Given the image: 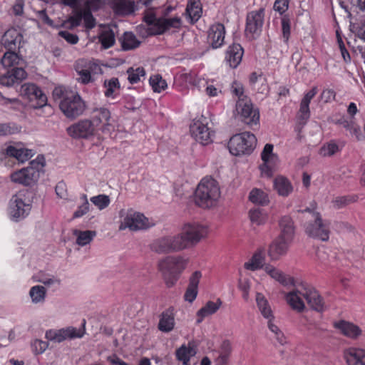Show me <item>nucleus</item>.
Returning <instances> with one entry per match:
<instances>
[{
    "mask_svg": "<svg viewBox=\"0 0 365 365\" xmlns=\"http://www.w3.org/2000/svg\"><path fill=\"white\" fill-rule=\"evenodd\" d=\"M264 21L263 10L255 11L248 14L245 34L250 39L257 38L262 31Z\"/></svg>",
    "mask_w": 365,
    "mask_h": 365,
    "instance_id": "6ab92c4d",
    "label": "nucleus"
},
{
    "mask_svg": "<svg viewBox=\"0 0 365 365\" xmlns=\"http://www.w3.org/2000/svg\"><path fill=\"white\" fill-rule=\"evenodd\" d=\"M344 356L348 365H365V349L349 347L344 351Z\"/></svg>",
    "mask_w": 365,
    "mask_h": 365,
    "instance_id": "cd10ccee",
    "label": "nucleus"
},
{
    "mask_svg": "<svg viewBox=\"0 0 365 365\" xmlns=\"http://www.w3.org/2000/svg\"><path fill=\"white\" fill-rule=\"evenodd\" d=\"M235 110L237 115L240 116L242 120L246 124L249 125H254L259 123V110L253 107V105L249 98L237 101Z\"/></svg>",
    "mask_w": 365,
    "mask_h": 365,
    "instance_id": "dca6fc26",
    "label": "nucleus"
},
{
    "mask_svg": "<svg viewBox=\"0 0 365 365\" xmlns=\"http://www.w3.org/2000/svg\"><path fill=\"white\" fill-rule=\"evenodd\" d=\"M45 165V158L38 155L27 167L12 172L10 180L14 184L31 186L38 181Z\"/></svg>",
    "mask_w": 365,
    "mask_h": 365,
    "instance_id": "423d86ee",
    "label": "nucleus"
},
{
    "mask_svg": "<svg viewBox=\"0 0 365 365\" xmlns=\"http://www.w3.org/2000/svg\"><path fill=\"white\" fill-rule=\"evenodd\" d=\"M334 327L341 334L353 340L358 339L363 334L362 329L357 324L345 320L334 322Z\"/></svg>",
    "mask_w": 365,
    "mask_h": 365,
    "instance_id": "5701e85b",
    "label": "nucleus"
},
{
    "mask_svg": "<svg viewBox=\"0 0 365 365\" xmlns=\"http://www.w3.org/2000/svg\"><path fill=\"white\" fill-rule=\"evenodd\" d=\"M21 130V126L14 123H0V136L16 134Z\"/></svg>",
    "mask_w": 365,
    "mask_h": 365,
    "instance_id": "13d9d810",
    "label": "nucleus"
},
{
    "mask_svg": "<svg viewBox=\"0 0 365 365\" xmlns=\"http://www.w3.org/2000/svg\"><path fill=\"white\" fill-rule=\"evenodd\" d=\"M222 301L217 299L215 301H207L196 313V322L201 323L205 318L215 314L222 306Z\"/></svg>",
    "mask_w": 365,
    "mask_h": 365,
    "instance_id": "7c9ffc66",
    "label": "nucleus"
},
{
    "mask_svg": "<svg viewBox=\"0 0 365 365\" xmlns=\"http://www.w3.org/2000/svg\"><path fill=\"white\" fill-rule=\"evenodd\" d=\"M168 238L170 252H179L187 249L180 232L175 235H168Z\"/></svg>",
    "mask_w": 365,
    "mask_h": 365,
    "instance_id": "49530a36",
    "label": "nucleus"
},
{
    "mask_svg": "<svg viewBox=\"0 0 365 365\" xmlns=\"http://www.w3.org/2000/svg\"><path fill=\"white\" fill-rule=\"evenodd\" d=\"M19 56L12 51H8L4 53L1 58V63L4 68H9L17 65L19 62Z\"/></svg>",
    "mask_w": 365,
    "mask_h": 365,
    "instance_id": "bf43d9fd",
    "label": "nucleus"
},
{
    "mask_svg": "<svg viewBox=\"0 0 365 365\" xmlns=\"http://www.w3.org/2000/svg\"><path fill=\"white\" fill-rule=\"evenodd\" d=\"M155 225L152 218L147 217L144 214L132 208L121 209L119 211V226L120 231L129 230L137 232L148 230Z\"/></svg>",
    "mask_w": 365,
    "mask_h": 365,
    "instance_id": "6e6552de",
    "label": "nucleus"
},
{
    "mask_svg": "<svg viewBox=\"0 0 365 365\" xmlns=\"http://www.w3.org/2000/svg\"><path fill=\"white\" fill-rule=\"evenodd\" d=\"M64 329H49L46 331L45 337L52 341L61 342L65 339Z\"/></svg>",
    "mask_w": 365,
    "mask_h": 365,
    "instance_id": "052dcab7",
    "label": "nucleus"
},
{
    "mask_svg": "<svg viewBox=\"0 0 365 365\" xmlns=\"http://www.w3.org/2000/svg\"><path fill=\"white\" fill-rule=\"evenodd\" d=\"M48 346V342L41 339H35L31 341V351L36 355L43 354Z\"/></svg>",
    "mask_w": 365,
    "mask_h": 365,
    "instance_id": "0e129e2a",
    "label": "nucleus"
},
{
    "mask_svg": "<svg viewBox=\"0 0 365 365\" xmlns=\"http://www.w3.org/2000/svg\"><path fill=\"white\" fill-rule=\"evenodd\" d=\"M127 73L128 80L132 84L137 83L145 78V71L142 67H138L136 68H130L128 69Z\"/></svg>",
    "mask_w": 365,
    "mask_h": 365,
    "instance_id": "864d4df0",
    "label": "nucleus"
},
{
    "mask_svg": "<svg viewBox=\"0 0 365 365\" xmlns=\"http://www.w3.org/2000/svg\"><path fill=\"white\" fill-rule=\"evenodd\" d=\"M29 297L33 304H43L46 300L47 289L40 284L32 286L29 291Z\"/></svg>",
    "mask_w": 365,
    "mask_h": 365,
    "instance_id": "4c0bfd02",
    "label": "nucleus"
},
{
    "mask_svg": "<svg viewBox=\"0 0 365 365\" xmlns=\"http://www.w3.org/2000/svg\"><path fill=\"white\" fill-rule=\"evenodd\" d=\"M120 83L118 78H111L104 81V94L107 98H115L120 90Z\"/></svg>",
    "mask_w": 365,
    "mask_h": 365,
    "instance_id": "a18cd8bd",
    "label": "nucleus"
},
{
    "mask_svg": "<svg viewBox=\"0 0 365 365\" xmlns=\"http://www.w3.org/2000/svg\"><path fill=\"white\" fill-rule=\"evenodd\" d=\"M33 279L34 282L41 283L47 287H56L60 284V280L56 277L43 272L36 273L34 275Z\"/></svg>",
    "mask_w": 365,
    "mask_h": 365,
    "instance_id": "a19ab883",
    "label": "nucleus"
},
{
    "mask_svg": "<svg viewBox=\"0 0 365 365\" xmlns=\"http://www.w3.org/2000/svg\"><path fill=\"white\" fill-rule=\"evenodd\" d=\"M186 14L192 22L197 21L202 15V8L199 0H189Z\"/></svg>",
    "mask_w": 365,
    "mask_h": 365,
    "instance_id": "37998d69",
    "label": "nucleus"
},
{
    "mask_svg": "<svg viewBox=\"0 0 365 365\" xmlns=\"http://www.w3.org/2000/svg\"><path fill=\"white\" fill-rule=\"evenodd\" d=\"M260 158L262 163L258 166L259 176L262 178L270 179L278 170L280 163L279 155L274 153L272 144L267 143L264 146Z\"/></svg>",
    "mask_w": 365,
    "mask_h": 365,
    "instance_id": "9b49d317",
    "label": "nucleus"
},
{
    "mask_svg": "<svg viewBox=\"0 0 365 365\" xmlns=\"http://www.w3.org/2000/svg\"><path fill=\"white\" fill-rule=\"evenodd\" d=\"M221 191L218 182L212 178H203L195 192V204L203 209H211L219 205Z\"/></svg>",
    "mask_w": 365,
    "mask_h": 365,
    "instance_id": "f03ea898",
    "label": "nucleus"
},
{
    "mask_svg": "<svg viewBox=\"0 0 365 365\" xmlns=\"http://www.w3.org/2000/svg\"><path fill=\"white\" fill-rule=\"evenodd\" d=\"M231 91H232V93L237 97L238 100L237 101H240L241 99H247L248 98L247 97L246 95H245V91H244V87L242 86V84L238 81H234L232 83V86H231Z\"/></svg>",
    "mask_w": 365,
    "mask_h": 365,
    "instance_id": "69168bd1",
    "label": "nucleus"
},
{
    "mask_svg": "<svg viewBox=\"0 0 365 365\" xmlns=\"http://www.w3.org/2000/svg\"><path fill=\"white\" fill-rule=\"evenodd\" d=\"M73 235L76 237V243L81 247L89 245L96 236V232L94 230H79L73 231Z\"/></svg>",
    "mask_w": 365,
    "mask_h": 365,
    "instance_id": "ea45409f",
    "label": "nucleus"
},
{
    "mask_svg": "<svg viewBox=\"0 0 365 365\" xmlns=\"http://www.w3.org/2000/svg\"><path fill=\"white\" fill-rule=\"evenodd\" d=\"M225 36V29L223 24H213L209 29L208 42L213 48H218L224 44Z\"/></svg>",
    "mask_w": 365,
    "mask_h": 365,
    "instance_id": "bb28decb",
    "label": "nucleus"
},
{
    "mask_svg": "<svg viewBox=\"0 0 365 365\" xmlns=\"http://www.w3.org/2000/svg\"><path fill=\"white\" fill-rule=\"evenodd\" d=\"M307 222L304 224L306 234L313 238L322 241H327L329 238V222L322 219V215L317 210L316 204L303 211Z\"/></svg>",
    "mask_w": 365,
    "mask_h": 365,
    "instance_id": "20e7f679",
    "label": "nucleus"
},
{
    "mask_svg": "<svg viewBox=\"0 0 365 365\" xmlns=\"http://www.w3.org/2000/svg\"><path fill=\"white\" fill-rule=\"evenodd\" d=\"M149 83L153 91L156 93H160L168 86L166 81L160 75L150 76Z\"/></svg>",
    "mask_w": 365,
    "mask_h": 365,
    "instance_id": "5fc2aeb1",
    "label": "nucleus"
},
{
    "mask_svg": "<svg viewBox=\"0 0 365 365\" xmlns=\"http://www.w3.org/2000/svg\"><path fill=\"white\" fill-rule=\"evenodd\" d=\"M65 339H73L82 338L86 334V320L83 319L81 328L68 327L63 328Z\"/></svg>",
    "mask_w": 365,
    "mask_h": 365,
    "instance_id": "09e8293b",
    "label": "nucleus"
},
{
    "mask_svg": "<svg viewBox=\"0 0 365 365\" xmlns=\"http://www.w3.org/2000/svg\"><path fill=\"white\" fill-rule=\"evenodd\" d=\"M113 7L117 14L125 15L134 11L135 4L130 0H119Z\"/></svg>",
    "mask_w": 365,
    "mask_h": 365,
    "instance_id": "8fccbe9b",
    "label": "nucleus"
},
{
    "mask_svg": "<svg viewBox=\"0 0 365 365\" xmlns=\"http://www.w3.org/2000/svg\"><path fill=\"white\" fill-rule=\"evenodd\" d=\"M255 302L257 309L266 320L274 319V315L267 297L261 292H257L255 294Z\"/></svg>",
    "mask_w": 365,
    "mask_h": 365,
    "instance_id": "2f4dec72",
    "label": "nucleus"
},
{
    "mask_svg": "<svg viewBox=\"0 0 365 365\" xmlns=\"http://www.w3.org/2000/svg\"><path fill=\"white\" fill-rule=\"evenodd\" d=\"M176 309L174 307H170L162 312L158 322L160 331L168 333L173 330L175 325V317Z\"/></svg>",
    "mask_w": 365,
    "mask_h": 365,
    "instance_id": "a878e982",
    "label": "nucleus"
},
{
    "mask_svg": "<svg viewBox=\"0 0 365 365\" xmlns=\"http://www.w3.org/2000/svg\"><path fill=\"white\" fill-rule=\"evenodd\" d=\"M4 153L15 158L19 163H24L35 155V151L25 147L21 142H16L8 145L4 150Z\"/></svg>",
    "mask_w": 365,
    "mask_h": 365,
    "instance_id": "aec40b11",
    "label": "nucleus"
},
{
    "mask_svg": "<svg viewBox=\"0 0 365 365\" xmlns=\"http://www.w3.org/2000/svg\"><path fill=\"white\" fill-rule=\"evenodd\" d=\"M91 11L93 9H83L71 19V24L74 26H78L83 20L84 25L86 29H93L96 26V20L93 16Z\"/></svg>",
    "mask_w": 365,
    "mask_h": 365,
    "instance_id": "f704fd0d",
    "label": "nucleus"
},
{
    "mask_svg": "<svg viewBox=\"0 0 365 365\" xmlns=\"http://www.w3.org/2000/svg\"><path fill=\"white\" fill-rule=\"evenodd\" d=\"M263 271L272 280L282 286H295V279L292 276L287 274L281 269L272 264H266Z\"/></svg>",
    "mask_w": 365,
    "mask_h": 365,
    "instance_id": "4be33fe9",
    "label": "nucleus"
},
{
    "mask_svg": "<svg viewBox=\"0 0 365 365\" xmlns=\"http://www.w3.org/2000/svg\"><path fill=\"white\" fill-rule=\"evenodd\" d=\"M265 252L263 248L257 249L252 256L245 264L244 267L247 270L255 271L264 269L265 263Z\"/></svg>",
    "mask_w": 365,
    "mask_h": 365,
    "instance_id": "c756f323",
    "label": "nucleus"
},
{
    "mask_svg": "<svg viewBox=\"0 0 365 365\" xmlns=\"http://www.w3.org/2000/svg\"><path fill=\"white\" fill-rule=\"evenodd\" d=\"M289 292H283L284 299L286 304L294 311L302 313L306 309L304 299L310 307L317 312H322L325 309L323 299L317 289L305 282L297 283Z\"/></svg>",
    "mask_w": 365,
    "mask_h": 365,
    "instance_id": "f257e3e1",
    "label": "nucleus"
},
{
    "mask_svg": "<svg viewBox=\"0 0 365 365\" xmlns=\"http://www.w3.org/2000/svg\"><path fill=\"white\" fill-rule=\"evenodd\" d=\"M339 151L338 145L331 141L324 144L319 151V154L322 157H329L334 155Z\"/></svg>",
    "mask_w": 365,
    "mask_h": 365,
    "instance_id": "680f3d73",
    "label": "nucleus"
},
{
    "mask_svg": "<svg viewBox=\"0 0 365 365\" xmlns=\"http://www.w3.org/2000/svg\"><path fill=\"white\" fill-rule=\"evenodd\" d=\"M243 48L238 43H233L227 48L226 60L230 67L235 68L240 63L243 56Z\"/></svg>",
    "mask_w": 365,
    "mask_h": 365,
    "instance_id": "473e14b6",
    "label": "nucleus"
},
{
    "mask_svg": "<svg viewBox=\"0 0 365 365\" xmlns=\"http://www.w3.org/2000/svg\"><path fill=\"white\" fill-rule=\"evenodd\" d=\"M273 189L281 197H288L294 190L291 181L283 175H277L273 180Z\"/></svg>",
    "mask_w": 365,
    "mask_h": 365,
    "instance_id": "c85d7f7f",
    "label": "nucleus"
},
{
    "mask_svg": "<svg viewBox=\"0 0 365 365\" xmlns=\"http://www.w3.org/2000/svg\"><path fill=\"white\" fill-rule=\"evenodd\" d=\"M199 90H203L205 94L212 98L217 97L222 93V89L220 86L213 84L212 81L205 80L204 78H199L195 83Z\"/></svg>",
    "mask_w": 365,
    "mask_h": 365,
    "instance_id": "e433bc0d",
    "label": "nucleus"
},
{
    "mask_svg": "<svg viewBox=\"0 0 365 365\" xmlns=\"http://www.w3.org/2000/svg\"><path fill=\"white\" fill-rule=\"evenodd\" d=\"M56 194V195L64 200H69L68 198V193L67 191V186L66 184L63 182L60 181L57 183L55 188Z\"/></svg>",
    "mask_w": 365,
    "mask_h": 365,
    "instance_id": "338daca9",
    "label": "nucleus"
},
{
    "mask_svg": "<svg viewBox=\"0 0 365 365\" xmlns=\"http://www.w3.org/2000/svg\"><path fill=\"white\" fill-rule=\"evenodd\" d=\"M21 36L16 29H9L6 31L2 38V43L9 50L14 49L20 44Z\"/></svg>",
    "mask_w": 365,
    "mask_h": 365,
    "instance_id": "58836bf2",
    "label": "nucleus"
},
{
    "mask_svg": "<svg viewBox=\"0 0 365 365\" xmlns=\"http://www.w3.org/2000/svg\"><path fill=\"white\" fill-rule=\"evenodd\" d=\"M21 95L26 98L34 108H40L47 104V97L41 89L34 83H26L20 88Z\"/></svg>",
    "mask_w": 365,
    "mask_h": 365,
    "instance_id": "4468645a",
    "label": "nucleus"
},
{
    "mask_svg": "<svg viewBox=\"0 0 365 365\" xmlns=\"http://www.w3.org/2000/svg\"><path fill=\"white\" fill-rule=\"evenodd\" d=\"M100 41L104 48L111 47L115 43V36L110 29H105L99 36Z\"/></svg>",
    "mask_w": 365,
    "mask_h": 365,
    "instance_id": "4d7b16f0",
    "label": "nucleus"
},
{
    "mask_svg": "<svg viewBox=\"0 0 365 365\" xmlns=\"http://www.w3.org/2000/svg\"><path fill=\"white\" fill-rule=\"evenodd\" d=\"M68 135L73 139L89 140L98 135V129L91 119H82L66 128Z\"/></svg>",
    "mask_w": 365,
    "mask_h": 365,
    "instance_id": "ddd939ff",
    "label": "nucleus"
},
{
    "mask_svg": "<svg viewBox=\"0 0 365 365\" xmlns=\"http://www.w3.org/2000/svg\"><path fill=\"white\" fill-rule=\"evenodd\" d=\"M144 21L148 26V31L151 35L161 34L171 29H179L182 24L181 19L178 16L156 18L151 11L145 14Z\"/></svg>",
    "mask_w": 365,
    "mask_h": 365,
    "instance_id": "9d476101",
    "label": "nucleus"
},
{
    "mask_svg": "<svg viewBox=\"0 0 365 365\" xmlns=\"http://www.w3.org/2000/svg\"><path fill=\"white\" fill-rule=\"evenodd\" d=\"M61 3L71 7L77 13L83 9H93L96 11L106 4H113L112 0H62Z\"/></svg>",
    "mask_w": 365,
    "mask_h": 365,
    "instance_id": "412c9836",
    "label": "nucleus"
},
{
    "mask_svg": "<svg viewBox=\"0 0 365 365\" xmlns=\"http://www.w3.org/2000/svg\"><path fill=\"white\" fill-rule=\"evenodd\" d=\"M249 219L253 225L262 226L268 220V214L259 208L251 209L248 212Z\"/></svg>",
    "mask_w": 365,
    "mask_h": 365,
    "instance_id": "79ce46f5",
    "label": "nucleus"
},
{
    "mask_svg": "<svg viewBox=\"0 0 365 365\" xmlns=\"http://www.w3.org/2000/svg\"><path fill=\"white\" fill-rule=\"evenodd\" d=\"M168 238L170 252H179L187 249L180 232L175 235H168Z\"/></svg>",
    "mask_w": 365,
    "mask_h": 365,
    "instance_id": "de8ad7c7",
    "label": "nucleus"
},
{
    "mask_svg": "<svg viewBox=\"0 0 365 365\" xmlns=\"http://www.w3.org/2000/svg\"><path fill=\"white\" fill-rule=\"evenodd\" d=\"M188 259L182 256H168L158 262L159 270L163 275L167 287H173L186 269Z\"/></svg>",
    "mask_w": 365,
    "mask_h": 365,
    "instance_id": "0eeeda50",
    "label": "nucleus"
},
{
    "mask_svg": "<svg viewBox=\"0 0 365 365\" xmlns=\"http://www.w3.org/2000/svg\"><path fill=\"white\" fill-rule=\"evenodd\" d=\"M32 208V201L27 190H21L12 195L10 197L6 215L13 222H19L26 219Z\"/></svg>",
    "mask_w": 365,
    "mask_h": 365,
    "instance_id": "39448f33",
    "label": "nucleus"
},
{
    "mask_svg": "<svg viewBox=\"0 0 365 365\" xmlns=\"http://www.w3.org/2000/svg\"><path fill=\"white\" fill-rule=\"evenodd\" d=\"M198 294V289L195 288H192L190 287H187L185 292L184 294V300L189 302L192 303L195 299L197 298Z\"/></svg>",
    "mask_w": 365,
    "mask_h": 365,
    "instance_id": "774afa93",
    "label": "nucleus"
},
{
    "mask_svg": "<svg viewBox=\"0 0 365 365\" xmlns=\"http://www.w3.org/2000/svg\"><path fill=\"white\" fill-rule=\"evenodd\" d=\"M122 47L124 50H130L138 47L140 41L131 32H125L121 38Z\"/></svg>",
    "mask_w": 365,
    "mask_h": 365,
    "instance_id": "603ef678",
    "label": "nucleus"
},
{
    "mask_svg": "<svg viewBox=\"0 0 365 365\" xmlns=\"http://www.w3.org/2000/svg\"><path fill=\"white\" fill-rule=\"evenodd\" d=\"M153 251L157 253L170 252L168 236L155 240L150 245Z\"/></svg>",
    "mask_w": 365,
    "mask_h": 365,
    "instance_id": "3c124183",
    "label": "nucleus"
},
{
    "mask_svg": "<svg viewBox=\"0 0 365 365\" xmlns=\"http://www.w3.org/2000/svg\"><path fill=\"white\" fill-rule=\"evenodd\" d=\"M75 70L78 75V81L87 84L93 81L92 75L97 73L101 68L93 61L79 59L76 63Z\"/></svg>",
    "mask_w": 365,
    "mask_h": 365,
    "instance_id": "f3484780",
    "label": "nucleus"
},
{
    "mask_svg": "<svg viewBox=\"0 0 365 365\" xmlns=\"http://www.w3.org/2000/svg\"><path fill=\"white\" fill-rule=\"evenodd\" d=\"M176 358L182 365H190V359L196 354V350L192 343L182 344L175 352Z\"/></svg>",
    "mask_w": 365,
    "mask_h": 365,
    "instance_id": "c9c22d12",
    "label": "nucleus"
},
{
    "mask_svg": "<svg viewBox=\"0 0 365 365\" xmlns=\"http://www.w3.org/2000/svg\"><path fill=\"white\" fill-rule=\"evenodd\" d=\"M96 128L102 133H110L114 129L115 120L109 109L106 107L96 108L92 110V119Z\"/></svg>",
    "mask_w": 365,
    "mask_h": 365,
    "instance_id": "2eb2a0df",
    "label": "nucleus"
},
{
    "mask_svg": "<svg viewBox=\"0 0 365 365\" xmlns=\"http://www.w3.org/2000/svg\"><path fill=\"white\" fill-rule=\"evenodd\" d=\"M190 130L192 138L202 145H207L212 142L214 132L208 128L207 123L200 119L194 120Z\"/></svg>",
    "mask_w": 365,
    "mask_h": 365,
    "instance_id": "a211bd4d",
    "label": "nucleus"
},
{
    "mask_svg": "<svg viewBox=\"0 0 365 365\" xmlns=\"http://www.w3.org/2000/svg\"><path fill=\"white\" fill-rule=\"evenodd\" d=\"M180 233L189 248L196 245L207 236L208 228L198 222H187L182 226Z\"/></svg>",
    "mask_w": 365,
    "mask_h": 365,
    "instance_id": "f8f14e48",
    "label": "nucleus"
},
{
    "mask_svg": "<svg viewBox=\"0 0 365 365\" xmlns=\"http://www.w3.org/2000/svg\"><path fill=\"white\" fill-rule=\"evenodd\" d=\"M55 98H61L59 108L66 117L74 119L83 114L86 105L81 97L76 92L66 91L62 87H56L53 91Z\"/></svg>",
    "mask_w": 365,
    "mask_h": 365,
    "instance_id": "7ed1b4c3",
    "label": "nucleus"
},
{
    "mask_svg": "<svg viewBox=\"0 0 365 365\" xmlns=\"http://www.w3.org/2000/svg\"><path fill=\"white\" fill-rule=\"evenodd\" d=\"M249 200L254 204L267 205L269 202L267 192L259 188H253L249 193Z\"/></svg>",
    "mask_w": 365,
    "mask_h": 365,
    "instance_id": "c03bdc74",
    "label": "nucleus"
},
{
    "mask_svg": "<svg viewBox=\"0 0 365 365\" xmlns=\"http://www.w3.org/2000/svg\"><path fill=\"white\" fill-rule=\"evenodd\" d=\"M257 140L250 132H242L233 135L228 142V149L234 156L250 155L256 148Z\"/></svg>",
    "mask_w": 365,
    "mask_h": 365,
    "instance_id": "1a4fd4ad",
    "label": "nucleus"
},
{
    "mask_svg": "<svg viewBox=\"0 0 365 365\" xmlns=\"http://www.w3.org/2000/svg\"><path fill=\"white\" fill-rule=\"evenodd\" d=\"M280 234L278 237L292 242L294 235V226L292 218L289 216L282 217L279 223Z\"/></svg>",
    "mask_w": 365,
    "mask_h": 365,
    "instance_id": "72a5a7b5",
    "label": "nucleus"
},
{
    "mask_svg": "<svg viewBox=\"0 0 365 365\" xmlns=\"http://www.w3.org/2000/svg\"><path fill=\"white\" fill-rule=\"evenodd\" d=\"M267 327L269 331L274 334V337L275 339L280 344H284L286 342V338L281 331V329L278 327V326L275 324L274 319L267 320Z\"/></svg>",
    "mask_w": 365,
    "mask_h": 365,
    "instance_id": "6e6d98bb",
    "label": "nucleus"
},
{
    "mask_svg": "<svg viewBox=\"0 0 365 365\" xmlns=\"http://www.w3.org/2000/svg\"><path fill=\"white\" fill-rule=\"evenodd\" d=\"M292 242L286 239H281L280 237H277L272 241L268 248L267 252L270 259L277 261L285 255Z\"/></svg>",
    "mask_w": 365,
    "mask_h": 365,
    "instance_id": "b1692460",
    "label": "nucleus"
},
{
    "mask_svg": "<svg viewBox=\"0 0 365 365\" xmlns=\"http://www.w3.org/2000/svg\"><path fill=\"white\" fill-rule=\"evenodd\" d=\"M26 77L27 73L24 69L15 68L0 76V84L4 86L11 87L26 79Z\"/></svg>",
    "mask_w": 365,
    "mask_h": 365,
    "instance_id": "393cba45",
    "label": "nucleus"
},
{
    "mask_svg": "<svg viewBox=\"0 0 365 365\" xmlns=\"http://www.w3.org/2000/svg\"><path fill=\"white\" fill-rule=\"evenodd\" d=\"M91 202L95 205L100 210L106 208L110 202V198L106 195H98L91 198Z\"/></svg>",
    "mask_w": 365,
    "mask_h": 365,
    "instance_id": "e2e57ef3",
    "label": "nucleus"
}]
</instances>
